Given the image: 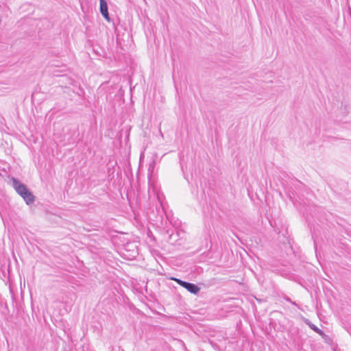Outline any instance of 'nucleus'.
I'll use <instances>...</instances> for the list:
<instances>
[{"label":"nucleus","instance_id":"obj_1","mask_svg":"<svg viewBox=\"0 0 351 351\" xmlns=\"http://www.w3.org/2000/svg\"><path fill=\"white\" fill-rule=\"evenodd\" d=\"M12 181L14 189L23 198L25 202L27 204L33 203L34 202V196L27 190L26 186L15 178H13Z\"/></svg>","mask_w":351,"mask_h":351},{"label":"nucleus","instance_id":"obj_3","mask_svg":"<svg viewBox=\"0 0 351 351\" xmlns=\"http://www.w3.org/2000/svg\"><path fill=\"white\" fill-rule=\"evenodd\" d=\"M185 289L193 294H197L200 290V288L198 286L190 282L188 283Z\"/></svg>","mask_w":351,"mask_h":351},{"label":"nucleus","instance_id":"obj_7","mask_svg":"<svg viewBox=\"0 0 351 351\" xmlns=\"http://www.w3.org/2000/svg\"><path fill=\"white\" fill-rule=\"evenodd\" d=\"M286 300L287 301L291 302V300L288 298H287Z\"/></svg>","mask_w":351,"mask_h":351},{"label":"nucleus","instance_id":"obj_6","mask_svg":"<svg viewBox=\"0 0 351 351\" xmlns=\"http://www.w3.org/2000/svg\"><path fill=\"white\" fill-rule=\"evenodd\" d=\"M311 328L315 330V332H317L318 334H322V331L321 330H319L317 327H316L315 325H313V326H311Z\"/></svg>","mask_w":351,"mask_h":351},{"label":"nucleus","instance_id":"obj_5","mask_svg":"<svg viewBox=\"0 0 351 351\" xmlns=\"http://www.w3.org/2000/svg\"><path fill=\"white\" fill-rule=\"evenodd\" d=\"M173 280H175L178 284L183 287L184 288H186V285L189 282L183 281L182 280H180L178 278H172Z\"/></svg>","mask_w":351,"mask_h":351},{"label":"nucleus","instance_id":"obj_4","mask_svg":"<svg viewBox=\"0 0 351 351\" xmlns=\"http://www.w3.org/2000/svg\"><path fill=\"white\" fill-rule=\"evenodd\" d=\"M173 280H175L178 284L183 287L184 288H186V285L189 282L183 281L182 280H180L178 278H172Z\"/></svg>","mask_w":351,"mask_h":351},{"label":"nucleus","instance_id":"obj_2","mask_svg":"<svg viewBox=\"0 0 351 351\" xmlns=\"http://www.w3.org/2000/svg\"><path fill=\"white\" fill-rule=\"evenodd\" d=\"M100 1V12L102 16L108 21H110V16L108 10V5L105 0H99Z\"/></svg>","mask_w":351,"mask_h":351}]
</instances>
